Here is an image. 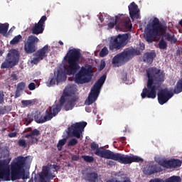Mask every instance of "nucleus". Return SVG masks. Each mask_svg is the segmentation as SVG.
<instances>
[{
    "mask_svg": "<svg viewBox=\"0 0 182 182\" xmlns=\"http://www.w3.org/2000/svg\"><path fill=\"white\" fill-rule=\"evenodd\" d=\"M58 43L61 46H63V42L62 41H58Z\"/></svg>",
    "mask_w": 182,
    "mask_h": 182,
    "instance_id": "52",
    "label": "nucleus"
},
{
    "mask_svg": "<svg viewBox=\"0 0 182 182\" xmlns=\"http://www.w3.org/2000/svg\"><path fill=\"white\" fill-rule=\"evenodd\" d=\"M99 178V175L96 172H89L84 176V180L87 182H96Z\"/></svg>",
    "mask_w": 182,
    "mask_h": 182,
    "instance_id": "27",
    "label": "nucleus"
},
{
    "mask_svg": "<svg viewBox=\"0 0 182 182\" xmlns=\"http://www.w3.org/2000/svg\"><path fill=\"white\" fill-rule=\"evenodd\" d=\"M90 149L92 151H94V154H95V156H98V157H101L102 159L114 160V161H118L120 164H131L130 156H125L120 153L114 154L109 149L99 148V144L96 142H92L90 144Z\"/></svg>",
    "mask_w": 182,
    "mask_h": 182,
    "instance_id": "4",
    "label": "nucleus"
},
{
    "mask_svg": "<svg viewBox=\"0 0 182 182\" xmlns=\"http://www.w3.org/2000/svg\"><path fill=\"white\" fill-rule=\"evenodd\" d=\"M17 134H18V133H16V132H11L8 134V136L10 138L16 137Z\"/></svg>",
    "mask_w": 182,
    "mask_h": 182,
    "instance_id": "46",
    "label": "nucleus"
},
{
    "mask_svg": "<svg viewBox=\"0 0 182 182\" xmlns=\"http://www.w3.org/2000/svg\"><path fill=\"white\" fill-rule=\"evenodd\" d=\"M21 54L16 49H11L7 54L6 59L1 63V69L12 68L19 63Z\"/></svg>",
    "mask_w": 182,
    "mask_h": 182,
    "instance_id": "11",
    "label": "nucleus"
},
{
    "mask_svg": "<svg viewBox=\"0 0 182 182\" xmlns=\"http://www.w3.org/2000/svg\"><path fill=\"white\" fill-rule=\"evenodd\" d=\"M85 110H86V112H89V111L87 110V107L85 108Z\"/></svg>",
    "mask_w": 182,
    "mask_h": 182,
    "instance_id": "54",
    "label": "nucleus"
},
{
    "mask_svg": "<svg viewBox=\"0 0 182 182\" xmlns=\"http://www.w3.org/2000/svg\"><path fill=\"white\" fill-rule=\"evenodd\" d=\"M20 96H21V91L16 90L15 92V99H16L17 97H19Z\"/></svg>",
    "mask_w": 182,
    "mask_h": 182,
    "instance_id": "48",
    "label": "nucleus"
},
{
    "mask_svg": "<svg viewBox=\"0 0 182 182\" xmlns=\"http://www.w3.org/2000/svg\"><path fill=\"white\" fill-rule=\"evenodd\" d=\"M77 100H79V96H75L74 97H71L68 100H65V102L63 105L65 112L72 110L76 105V102H77Z\"/></svg>",
    "mask_w": 182,
    "mask_h": 182,
    "instance_id": "22",
    "label": "nucleus"
},
{
    "mask_svg": "<svg viewBox=\"0 0 182 182\" xmlns=\"http://www.w3.org/2000/svg\"><path fill=\"white\" fill-rule=\"evenodd\" d=\"M38 43L39 39L36 36L31 35L28 37L27 40L24 41V52L27 55H32L38 50Z\"/></svg>",
    "mask_w": 182,
    "mask_h": 182,
    "instance_id": "15",
    "label": "nucleus"
},
{
    "mask_svg": "<svg viewBox=\"0 0 182 182\" xmlns=\"http://www.w3.org/2000/svg\"><path fill=\"white\" fill-rule=\"evenodd\" d=\"M28 89L29 90H35V89H36V85L34 82H31L28 85Z\"/></svg>",
    "mask_w": 182,
    "mask_h": 182,
    "instance_id": "41",
    "label": "nucleus"
},
{
    "mask_svg": "<svg viewBox=\"0 0 182 182\" xmlns=\"http://www.w3.org/2000/svg\"><path fill=\"white\" fill-rule=\"evenodd\" d=\"M41 60H42L41 58H40L38 56H36V58H33L32 62L34 63H39Z\"/></svg>",
    "mask_w": 182,
    "mask_h": 182,
    "instance_id": "42",
    "label": "nucleus"
},
{
    "mask_svg": "<svg viewBox=\"0 0 182 182\" xmlns=\"http://www.w3.org/2000/svg\"><path fill=\"white\" fill-rule=\"evenodd\" d=\"M76 95V88L74 85H67L63 90V95L59 100V104L54 105V106L57 107L58 111L60 112L62 110V106L65 105V102H66V97H74Z\"/></svg>",
    "mask_w": 182,
    "mask_h": 182,
    "instance_id": "14",
    "label": "nucleus"
},
{
    "mask_svg": "<svg viewBox=\"0 0 182 182\" xmlns=\"http://www.w3.org/2000/svg\"><path fill=\"white\" fill-rule=\"evenodd\" d=\"M114 25H116L117 29L122 32H126V31L132 29V21H130V18L126 15L119 14L116 16L114 22L108 23L109 29H113Z\"/></svg>",
    "mask_w": 182,
    "mask_h": 182,
    "instance_id": "7",
    "label": "nucleus"
},
{
    "mask_svg": "<svg viewBox=\"0 0 182 182\" xmlns=\"http://www.w3.org/2000/svg\"><path fill=\"white\" fill-rule=\"evenodd\" d=\"M22 41V36L21 34L16 36L11 41L10 45H18Z\"/></svg>",
    "mask_w": 182,
    "mask_h": 182,
    "instance_id": "30",
    "label": "nucleus"
},
{
    "mask_svg": "<svg viewBox=\"0 0 182 182\" xmlns=\"http://www.w3.org/2000/svg\"><path fill=\"white\" fill-rule=\"evenodd\" d=\"M25 86H26V84H25V82H21L17 85L16 90L22 92V90H23V89H25Z\"/></svg>",
    "mask_w": 182,
    "mask_h": 182,
    "instance_id": "38",
    "label": "nucleus"
},
{
    "mask_svg": "<svg viewBox=\"0 0 182 182\" xmlns=\"http://www.w3.org/2000/svg\"><path fill=\"white\" fill-rule=\"evenodd\" d=\"M21 105L22 106H24V107H26L29 106V105H32V100H22Z\"/></svg>",
    "mask_w": 182,
    "mask_h": 182,
    "instance_id": "40",
    "label": "nucleus"
},
{
    "mask_svg": "<svg viewBox=\"0 0 182 182\" xmlns=\"http://www.w3.org/2000/svg\"><path fill=\"white\" fill-rule=\"evenodd\" d=\"M164 182H181V177L178 176H172L166 179Z\"/></svg>",
    "mask_w": 182,
    "mask_h": 182,
    "instance_id": "29",
    "label": "nucleus"
},
{
    "mask_svg": "<svg viewBox=\"0 0 182 182\" xmlns=\"http://www.w3.org/2000/svg\"><path fill=\"white\" fill-rule=\"evenodd\" d=\"M130 33L119 34L114 37L109 43V50H120L129 43Z\"/></svg>",
    "mask_w": 182,
    "mask_h": 182,
    "instance_id": "10",
    "label": "nucleus"
},
{
    "mask_svg": "<svg viewBox=\"0 0 182 182\" xmlns=\"http://www.w3.org/2000/svg\"><path fill=\"white\" fill-rule=\"evenodd\" d=\"M49 50H50L49 49V46L46 45L42 48L37 50V52L36 53V56H38L40 59L43 60V59H45V58L48 56V53H49Z\"/></svg>",
    "mask_w": 182,
    "mask_h": 182,
    "instance_id": "24",
    "label": "nucleus"
},
{
    "mask_svg": "<svg viewBox=\"0 0 182 182\" xmlns=\"http://www.w3.org/2000/svg\"><path fill=\"white\" fill-rule=\"evenodd\" d=\"M139 55H140V50L134 48H127L114 56L112 60V65L115 68H120V66L126 65L130 59H133L134 56H139Z\"/></svg>",
    "mask_w": 182,
    "mask_h": 182,
    "instance_id": "6",
    "label": "nucleus"
},
{
    "mask_svg": "<svg viewBox=\"0 0 182 182\" xmlns=\"http://www.w3.org/2000/svg\"><path fill=\"white\" fill-rule=\"evenodd\" d=\"M166 31H167V27L160 23L159 18H154L152 22L147 25L145 29L144 38L146 42L151 43L154 39L164 36L168 42L176 43L177 38H175L174 35L171 36L170 33H166Z\"/></svg>",
    "mask_w": 182,
    "mask_h": 182,
    "instance_id": "3",
    "label": "nucleus"
},
{
    "mask_svg": "<svg viewBox=\"0 0 182 182\" xmlns=\"http://www.w3.org/2000/svg\"><path fill=\"white\" fill-rule=\"evenodd\" d=\"M80 58H82V53L80 50L73 48L68 51L65 59H67V66L65 68L66 75L72 76V75H76L79 69H80Z\"/></svg>",
    "mask_w": 182,
    "mask_h": 182,
    "instance_id": "5",
    "label": "nucleus"
},
{
    "mask_svg": "<svg viewBox=\"0 0 182 182\" xmlns=\"http://www.w3.org/2000/svg\"><path fill=\"white\" fill-rule=\"evenodd\" d=\"M59 112L60 111L58 109V107L53 105L52 107H48V109L46 111V114L44 116L41 115V112L37 110L33 114V117L36 123H46V122L52 120L53 117L58 115Z\"/></svg>",
    "mask_w": 182,
    "mask_h": 182,
    "instance_id": "9",
    "label": "nucleus"
},
{
    "mask_svg": "<svg viewBox=\"0 0 182 182\" xmlns=\"http://www.w3.org/2000/svg\"><path fill=\"white\" fill-rule=\"evenodd\" d=\"M100 68V70H103V69H105V68H106V63L105 61L101 63Z\"/></svg>",
    "mask_w": 182,
    "mask_h": 182,
    "instance_id": "47",
    "label": "nucleus"
},
{
    "mask_svg": "<svg viewBox=\"0 0 182 182\" xmlns=\"http://www.w3.org/2000/svg\"><path fill=\"white\" fill-rule=\"evenodd\" d=\"M99 19H100V22L102 23L105 21V19L103 18V15H100Z\"/></svg>",
    "mask_w": 182,
    "mask_h": 182,
    "instance_id": "50",
    "label": "nucleus"
},
{
    "mask_svg": "<svg viewBox=\"0 0 182 182\" xmlns=\"http://www.w3.org/2000/svg\"><path fill=\"white\" fill-rule=\"evenodd\" d=\"M4 97H5L4 93H0V105H2V103H4V102L5 101L4 100Z\"/></svg>",
    "mask_w": 182,
    "mask_h": 182,
    "instance_id": "44",
    "label": "nucleus"
},
{
    "mask_svg": "<svg viewBox=\"0 0 182 182\" xmlns=\"http://www.w3.org/2000/svg\"><path fill=\"white\" fill-rule=\"evenodd\" d=\"M47 19L48 17L46 16H43L38 23H36L31 28L33 35H41V33H43V31H45V22H46Z\"/></svg>",
    "mask_w": 182,
    "mask_h": 182,
    "instance_id": "17",
    "label": "nucleus"
},
{
    "mask_svg": "<svg viewBox=\"0 0 182 182\" xmlns=\"http://www.w3.org/2000/svg\"><path fill=\"white\" fill-rule=\"evenodd\" d=\"M159 164L165 168H177V167H181V161L179 159L162 160L159 161Z\"/></svg>",
    "mask_w": 182,
    "mask_h": 182,
    "instance_id": "20",
    "label": "nucleus"
},
{
    "mask_svg": "<svg viewBox=\"0 0 182 182\" xmlns=\"http://www.w3.org/2000/svg\"><path fill=\"white\" fill-rule=\"evenodd\" d=\"M53 178H55V176L52 174L50 167L49 166H43V173L40 175L39 182H50Z\"/></svg>",
    "mask_w": 182,
    "mask_h": 182,
    "instance_id": "19",
    "label": "nucleus"
},
{
    "mask_svg": "<svg viewBox=\"0 0 182 182\" xmlns=\"http://www.w3.org/2000/svg\"><path fill=\"white\" fill-rule=\"evenodd\" d=\"M156 52H147L143 55V62H146L149 65L153 63V60L156 58Z\"/></svg>",
    "mask_w": 182,
    "mask_h": 182,
    "instance_id": "26",
    "label": "nucleus"
},
{
    "mask_svg": "<svg viewBox=\"0 0 182 182\" xmlns=\"http://www.w3.org/2000/svg\"><path fill=\"white\" fill-rule=\"evenodd\" d=\"M81 157L85 161H86V163H93L95 161V158L93 156L82 155Z\"/></svg>",
    "mask_w": 182,
    "mask_h": 182,
    "instance_id": "33",
    "label": "nucleus"
},
{
    "mask_svg": "<svg viewBox=\"0 0 182 182\" xmlns=\"http://www.w3.org/2000/svg\"><path fill=\"white\" fill-rule=\"evenodd\" d=\"M26 157L18 156L16 161L11 164L9 167L5 162L0 161V182L16 181V180H28L29 173H25Z\"/></svg>",
    "mask_w": 182,
    "mask_h": 182,
    "instance_id": "1",
    "label": "nucleus"
},
{
    "mask_svg": "<svg viewBox=\"0 0 182 182\" xmlns=\"http://www.w3.org/2000/svg\"><path fill=\"white\" fill-rule=\"evenodd\" d=\"M146 75L148 77L147 88L142 90V92L141 93V98L156 99L157 89L159 88L154 85V80L158 85H161L164 82V73L156 67H152L146 70Z\"/></svg>",
    "mask_w": 182,
    "mask_h": 182,
    "instance_id": "2",
    "label": "nucleus"
},
{
    "mask_svg": "<svg viewBox=\"0 0 182 182\" xmlns=\"http://www.w3.org/2000/svg\"><path fill=\"white\" fill-rule=\"evenodd\" d=\"M66 143V139H63L58 141V143L57 144V147L58 149V150H62V148L63 147V146H65Z\"/></svg>",
    "mask_w": 182,
    "mask_h": 182,
    "instance_id": "37",
    "label": "nucleus"
},
{
    "mask_svg": "<svg viewBox=\"0 0 182 182\" xmlns=\"http://www.w3.org/2000/svg\"><path fill=\"white\" fill-rule=\"evenodd\" d=\"M11 77L13 80H18V76H16V74H12Z\"/></svg>",
    "mask_w": 182,
    "mask_h": 182,
    "instance_id": "49",
    "label": "nucleus"
},
{
    "mask_svg": "<svg viewBox=\"0 0 182 182\" xmlns=\"http://www.w3.org/2000/svg\"><path fill=\"white\" fill-rule=\"evenodd\" d=\"M132 163H143V159L137 156H131V164Z\"/></svg>",
    "mask_w": 182,
    "mask_h": 182,
    "instance_id": "34",
    "label": "nucleus"
},
{
    "mask_svg": "<svg viewBox=\"0 0 182 182\" xmlns=\"http://www.w3.org/2000/svg\"><path fill=\"white\" fill-rule=\"evenodd\" d=\"M78 141L77 139H76L75 138H73L71 139L69 141H68V146H76V144H77Z\"/></svg>",
    "mask_w": 182,
    "mask_h": 182,
    "instance_id": "39",
    "label": "nucleus"
},
{
    "mask_svg": "<svg viewBox=\"0 0 182 182\" xmlns=\"http://www.w3.org/2000/svg\"><path fill=\"white\" fill-rule=\"evenodd\" d=\"M173 96H174V94L168 91L167 88H165L159 92L158 102L159 105H163L165 103H167Z\"/></svg>",
    "mask_w": 182,
    "mask_h": 182,
    "instance_id": "18",
    "label": "nucleus"
},
{
    "mask_svg": "<svg viewBox=\"0 0 182 182\" xmlns=\"http://www.w3.org/2000/svg\"><path fill=\"white\" fill-rule=\"evenodd\" d=\"M71 160H73V161H77L79 160V155H73Z\"/></svg>",
    "mask_w": 182,
    "mask_h": 182,
    "instance_id": "45",
    "label": "nucleus"
},
{
    "mask_svg": "<svg viewBox=\"0 0 182 182\" xmlns=\"http://www.w3.org/2000/svg\"><path fill=\"white\" fill-rule=\"evenodd\" d=\"M93 76V71L92 67H82L79 72L75 74V83L83 85V83H89L92 80Z\"/></svg>",
    "mask_w": 182,
    "mask_h": 182,
    "instance_id": "12",
    "label": "nucleus"
},
{
    "mask_svg": "<svg viewBox=\"0 0 182 182\" xmlns=\"http://www.w3.org/2000/svg\"><path fill=\"white\" fill-rule=\"evenodd\" d=\"M106 75L104 74L96 81L91 88L90 93L89 94L87 102H85V105L90 106V105H93V103L97 100L99 95H100V90H102V87H103V85H105V82H106Z\"/></svg>",
    "mask_w": 182,
    "mask_h": 182,
    "instance_id": "8",
    "label": "nucleus"
},
{
    "mask_svg": "<svg viewBox=\"0 0 182 182\" xmlns=\"http://www.w3.org/2000/svg\"><path fill=\"white\" fill-rule=\"evenodd\" d=\"M18 144L19 147H23V149L26 148L28 145L31 146V144H29V141L26 142L25 139H22L18 141Z\"/></svg>",
    "mask_w": 182,
    "mask_h": 182,
    "instance_id": "31",
    "label": "nucleus"
},
{
    "mask_svg": "<svg viewBox=\"0 0 182 182\" xmlns=\"http://www.w3.org/2000/svg\"><path fill=\"white\" fill-rule=\"evenodd\" d=\"M33 114H28L24 119V124H26V126L31 124V122H33Z\"/></svg>",
    "mask_w": 182,
    "mask_h": 182,
    "instance_id": "32",
    "label": "nucleus"
},
{
    "mask_svg": "<svg viewBox=\"0 0 182 182\" xmlns=\"http://www.w3.org/2000/svg\"><path fill=\"white\" fill-rule=\"evenodd\" d=\"M119 141H121V143L124 146L126 144V137L124 136H122L119 137Z\"/></svg>",
    "mask_w": 182,
    "mask_h": 182,
    "instance_id": "43",
    "label": "nucleus"
},
{
    "mask_svg": "<svg viewBox=\"0 0 182 182\" xmlns=\"http://www.w3.org/2000/svg\"><path fill=\"white\" fill-rule=\"evenodd\" d=\"M158 46L159 49H167V42H166V41H164V39L162 38L160 40Z\"/></svg>",
    "mask_w": 182,
    "mask_h": 182,
    "instance_id": "35",
    "label": "nucleus"
},
{
    "mask_svg": "<svg viewBox=\"0 0 182 182\" xmlns=\"http://www.w3.org/2000/svg\"><path fill=\"white\" fill-rule=\"evenodd\" d=\"M38 136H41V131L37 129H33L30 134L25 135L26 139H30L28 140V144H35L38 143Z\"/></svg>",
    "mask_w": 182,
    "mask_h": 182,
    "instance_id": "21",
    "label": "nucleus"
},
{
    "mask_svg": "<svg viewBox=\"0 0 182 182\" xmlns=\"http://www.w3.org/2000/svg\"><path fill=\"white\" fill-rule=\"evenodd\" d=\"M8 29H9V23H0L1 35H3V36H6V33H8Z\"/></svg>",
    "mask_w": 182,
    "mask_h": 182,
    "instance_id": "28",
    "label": "nucleus"
},
{
    "mask_svg": "<svg viewBox=\"0 0 182 182\" xmlns=\"http://www.w3.org/2000/svg\"><path fill=\"white\" fill-rule=\"evenodd\" d=\"M49 80V86H54V85H56V82L58 85L60 82H65L66 80V74L63 70L59 69L57 70V75L56 72H54V76L50 77Z\"/></svg>",
    "mask_w": 182,
    "mask_h": 182,
    "instance_id": "16",
    "label": "nucleus"
},
{
    "mask_svg": "<svg viewBox=\"0 0 182 182\" xmlns=\"http://www.w3.org/2000/svg\"><path fill=\"white\" fill-rule=\"evenodd\" d=\"M128 8L132 19H139V12H140V10H139V6H137L136 3L132 2L130 4Z\"/></svg>",
    "mask_w": 182,
    "mask_h": 182,
    "instance_id": "23",
    "label": "nucleus"
},
{
    "mask_svg": "<svg viewBox=\"0 0 182 182\" xmlns=\"http://www.w3.org/2000/svg\"><path fill=\"white\" fill-rule=\"evenodd\" d=\"M86 126H87V122H76L66 129V133L68 137L80 139L82 137V132L85 130Z\"/></svg>",
    "mask_w": 182,
    "mask_h": 182,
    "instance_id": "13",
    "label": "nucleus"
},
{
    "mask_svg": "<svg viewBox=\"0 0 182 182\" xmlns=\"http://www.w3.org/2000/svg\"><path fill=\"white\" fill-rule=\"evenodd\" d=\"M163 169L160 165L153 164L147 167L145 174H148V176H151V174H154L155 173H160Z\"/></svg>",
    "mask_w": 182,
    "mask_h": 182,
    "instance_id": "25",
    "label": "nucleus"
},
{
    "mask_svg": "<svg viewBox=\"0 0 182 182\" xmlns=\"http://www.w3.org/2000/svg\"><path fill=\"white\" fill-rule=\"evenodd\" d=\"M178 24H179L180 26H181V28H182V19L179 21Z\"/></svg>",
    "mask_w": 182,
    "mask_h": 182,
    "instance_id": "53",
    "label": "nucleus"
},
{
    "mask_svg": "<svg viewBox=\"0 0 182 182\" xmlns=\"http://www.w3.org/2000/svg\"><path fill=\"white\" fill-rule=\"evenodd\" d=\"M123 182H132V181H130V178H126L123 181Z\"/></svg>",
    "mask_w": 182,
    "mask_h": 182,
    "instance_id": "51",
    "label": "nucleus"
},
{
    "mask_svg": "<svg viewBox=\"0 0 182 182\" xmlns=\"http://www.w3.org/2000/svg\"><path fill=\"white\" fill-rule=\"evenodd\" d=\"M107 55H109V50L107 49V47L105 46L100 52V58H105Z\"/></svg>",
    "mask_w": 182,
    "mask_h": 182,
    "instance_id": "36",
    "label": "nucleus"
}]
</instances>
